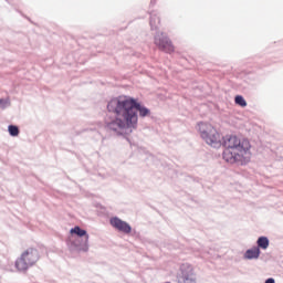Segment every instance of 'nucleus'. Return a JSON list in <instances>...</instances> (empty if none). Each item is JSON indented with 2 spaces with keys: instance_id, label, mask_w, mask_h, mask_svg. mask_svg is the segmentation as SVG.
Segmentation results:
<instances>
[{
  "instance_id": "nucleus-1",
  "label": "nucleus",
  "mask_w": 283,
  "mask_h": 283,
  "mask_svg": "<svg viewBox=\"0 0 283 283\" xmlns=\"http://www.w3.org/2000/svg\"><path fill=\"white\" fill-rule=\"evenodd\" d=\"M107 112L115 114V118L106 122L107 129L116 134H132L138 129L139 118L151 116V109L147 108L137 98L132 96H118L107 103Z\"/></svg>"
},
{
  "instance_id": "nucleus-2",
  "label": "nucleus",
  "mask_w": 283,
  "mask_h": 283,
  "mask_svg": "<svg viewBox=\"0 0 283 283\" xmlns=\"http://www.w3.org/2000/svg\"><path fill=\"white\" fill-rule=\"evenodd\" d=\"M198 129L202 140H205L207 145H210V147L214 149L224 147L222 157L226 163L242 166L249 163V157H247L249 147L244 146L238 136L227 135L222 137L211 124L205 122L198 124Z\"/></svg>"
},
{
  "instance_id": "nucleus-3",
  "label": "nucleus",
  "mask_w": 283,
  "mask_h": 283,
  "mask_svg": "<svg viewBox=\"0 0 283 283\" xmlns=\"http://www.w3.org/2000/svg\"><path fill=\"white\" fill-rule=\"evenodd\" d=\"M72 235H77V238L69 243V247L72 251H83L87 253L90 251V234L87 230L82 229L78 226H75L70 230Z\"/></svg>"
},
{
  "instance_id": "nucleus-4",
  "label": "nucleus",
  "mask_w": 283,
  "mask_h": 283,
  "mask_svg": "<svg viewBox=\"0 0 283 283\" xmlns=\"http://www.w3.org/2000/svg\"><path fill=\"white\" fill-rule=\"evenodd\" d=\"M41 254L35 248H28L20 258L15 261V269L18 271H28L31 266H34L39 262Z\"/></svg>"
},
{
  "instance_id": "nucleus-5",
  "label": "nucleus",
  "mask_w": 283,
  "mask_h": 283,
  "mask_svg": "<svg viewBox=\"0 0 283 283\" xmlns=\"http://www.w3.org/2000/svg\"><path fill=\"white\" fill-rule=\"evenodd\" d=\"M154 43L161 52H166V54H171V52H174V44L165 32L158 31L155 34Z\"/></svg>"
},
{
  "instance_id": "nucleus-6",
  "label": "nucleus",
  "mask_w": 283,
  "mask_h": 283,
  "mask_svg": "<svg viewBox=\"0 0 283 283\" xmlns=\"http://www.w3.org/2000/svg\"><path fill=\"white\" fill-rule=\"evenodd\" d=\"M177 283H198V276H196L191 265L184 264L180 266V271L177 274Z\"/></svg>"
},
{
  "instance_id": "nucleus-7",
  "label": "nucleus",
  "mask_w": 283,
  "mask_h": 283,
  "mask_svg": "<svg viewBox=\"0 0 283 283\" xmlns=\"http://www.w3.org/2000/svg\"><path fill=\"white\" fill-rule=\"evenodd\" d=\"M109 224L113 227V229H116V231H119L120 233H132V226L118 217L111 218Z\"/></svg>"
},
{
  "instance_id": "nucleus-8",
  "label": "nucleus",
  "mask_w": 283,
  "mask_h": 283,
  "mask_svg": "<svg viewBox=\"0 0 283 283\" xmlns=\"http://www.w3.org/2000/svg\"><path fill=\"white\" fill-rule=\"evenodd\" d=\"M150 30H158V25L160 24V17L156 11L150 12Z\"/></svg>"
},
{
  "instance_id": "nucleus-9",
  "label": "nucleus",
  "mask_w": 283,
  "mask_h": 283,
  "mask_svg": "<svg viewBox=\"0 0 283 283\" xmlns=\"http://www.w3.org/2000/svg\"><path fill=\"white\" fill-rule=\"evenodd\" d=\"M8 132H9V135L12 136L13 138H17V136L21 134L19 126L12 125V124L8 126Z\"/></svg>"
},
{
  "instance_id": "nucleus-10",
  "label": "nucleus",
  "mask_w": 283,
  "mask_h": 283,
  "mask_svg": "<svg viewBox=\"0 0 283 283\" xmlns=\"http://www.w3.org/2000/svg\"><path fill=\"white\" fill-rule=\"evenodd\" d=\"M260 258V248L255 247L249 250V260H258Z\"/></svg>"
},
{
  "instance_id": "nucleus-11",
  "label": "nucleus",
  "mask_w": 283,
  "mask_h": 283,
  "mask_svg": "<svg viewBox=\"0 0 283 283\" xmlns=\"http://www.w3.org/2000/svg\"><path fill=\"white\" fill-rule=\"evenodd\" d=\"M258 247H260V249H269V238L266 237H260L258 239Z\"/></svg>"
},
{
  "instance_id": "nucleus-12",
  "label": "nucleus",
  "mask_w": 283,
  "mask_h": 283,
  "mask_svg": "<svg viewBox=\"0 0 283 283\" xmlns=\"http://www.w3.org/2000/svg\"><path fill=\"white\" fill-rule=\"evenodd\" d=\"M235 105H239V107H247V99L242 95H237L234 97Z\"/></svg>"
},
{
  "instance_id": "nucleus-13",
  "label": "nucleus",
  "mask_w": 283,
  "mask_h": 283,
  "mask_svg": "<svg viewBox=\"0 0 283 283\" xmlns=\"http://www.w3.org/2000/svg\"><path fill=\"white\" fill-rule=\"evenodd\" d=\"M10 105H12L10 98H0V109H8Z\"/></svg>"
},
{
  "instance_id": "nucleus-14",
  "label": "nucleus",
  "mask_w": 283,
  "mask_h": 283,
  "mask_svg": "<svg viewBox=\"0 0 283 283\" xmlns=\"http://www.w3.org/2000/svg\"><path fill=\"white\" fill-rule=\"evenodd\" d=\"M244 259H245V260H249V250H247V251L244 252Z\"/></svg>"
},
{
  "instance_id": "nucleus-15",
  "label": "nucleus",
  "mask_w": 283,
  "mask_h": 283,
  "mask_svg": "<svg viewBox=\"0 0 283 283\" xmlns=\"http://www.w3.org/2000/svg\"><path fill=\"white\" fill-rule=\"evenodd\" d=\"M265 283H275V280H274V279H268V280L265 281Z\"/></svg>"
},
{
  "instance_id": "nucleus-16",
  "label": "nucleus",
  "mask_w": 283,
  "mask_h": 283,
  "mask_svg": "<svg viewBox=\"0 0 283 283\" xmlns=\"http://www.w3.org/2000/svg\"><path fill=\"white\" fill-rule=\"evenodd\" d=\"M150 3H153V4L156 3V0H151Z\"/></svg>"
}]
</instances>
